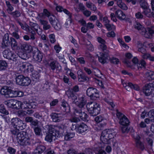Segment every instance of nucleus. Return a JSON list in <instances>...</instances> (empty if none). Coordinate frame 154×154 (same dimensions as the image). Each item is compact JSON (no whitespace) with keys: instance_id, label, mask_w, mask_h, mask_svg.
I'll list each match as a JSON object with an SVG mask.
<instances>
[{"instance_id":"f704fd0d","label":"nucleus","mask_w":154,"mask_h":154,"mask_svg":"<svg viewBox=\"0 0 154 154\" xmlns=\"http://www.w3.org/2000/svg\"><path fill=\"white\" fill-rule=\"evenodd\" d=\"M7 67L8 64L5 61L0 60V71L5 70Z\"/></svg>"},{"instance_id":"e2e57ef3","label":"nucleus","mask_w":154,"mask_h":154,"mask_svg":"<svg viewBox=\"0 0 154 154\" xmlns=\"http://www.w3.org/2000/svg\"><path fill=\"white\" fill-rule=\"evenodd\" d=\"M26 111L24 110H20L18 111V116L20 117H22L25 116L26 115Z\"/></svg>"},{"instance_id":"aec40b11","label":"nucleus","mask_w":154,"mask_h":154,"mask_svg":"<svg viewBox=\"0 0 154 154\" xmlns=\"http://www.w3.org/2000/svg\"><path fill=\"white\" fill-rule=\"evenodd\" d=\"M88 129V127L85 124L82 123L80 125L77 124V132L82 134Z\"/></svg>"},{"instance_id":"9d476101","label":"nucleus","mask_w":154,"mask_h":154,"mask_svg":"<svg viewBox=\"0 0 154 154\" xmlns=\"http://www.w3.org/2000/svg\"><path fill=\"white\" fill-rule=\"evenodd\" d=\"M154 90V84L149 83L145 85L143 89V92L146 96H149L152 94Z\"/></svg>"},{"instance_id":"6e6552de","label":"nucleus","mask_w":154,"mask_h":154,"mask_svg":"<svg viewBox=\"0 0 154 154\" xmlns=\"http://www.w3.org/2000/svg\"><path fill=\"white\" fill-rule=\"evenodd\" d=\"M32 53L35 61L38 62L42 61L43 58L42 54L37 48H34Z\"/></svg>"},{"instance_id":"ea45409f","label":"nucleus","mask_w":154,"mask_h":154,"mask_svg":"<svg viewBox=\"0 0 154 154\" xmlns=\"http://www.w3.org/2000/svg\"><path fill=\"white\" fill-rule=\"evenodd\" d=\"M6 4L8 7V8L7 10V11L9 14H11L12 12V11L14 10V8L10 4L9 2L6 1Z\"/></svg>"},{"instance_id":"39448f33","label":"nucleus","mask_w":154,"mask_h":154,"mask_svg":"<svg viewBox=\"0 0 154 154\" xmlns=\"http://www.w3.org/2000/svg\"><path fill=\"white\" fill-rule=\"evenodd\" d=\"M47 126L49 133L52 134H55V136L57 137L59 135V131L62 132L63 129H66V127L63 125L57 126L50 125H47Z\"/></svg>"},{"instance_id":"4c0bfd02","label":"nucleus","mask_w":154,"mask_h":154,"mask_svg":"<svg viewBox=\"0 0 154 154\" xmlns=\"http://www.w3.org/2000/svg\"><path fill=\"white\" fill-rule=\"evenodd\" d=\"M31 82L30 79L27 77H24L22 86H27L29 85Z\"/></svg>"},{"instance_id":"ddd939ff","label":"nucleus","mask_w":154,"mask_h":154,"mask_svg":"<svg viewBox=\"0 0 154 154\" xmlns=\"http://www.w3.org/2000/svg\"><path fill=\"white\" fill-rule=\"evenodd\" d=\"M49 67L53 70L56 69L57 72L62 71L61 66L55 60L51 61L49 64Z\"/></svg>"},{"instance_id":"2f4dec72","label":"nucleus","mask_w":154,"mask_h":154,"mask_svg":"<svg viewBox=\"0 0 154 154\" xmlns=\"http://www.w3.org/2000/svg\"><path fill=\"white\" fill-rule=\"evenodd\" d=\"M145 76L148 80H153L154 79V72L148 71L146 73Z\"/></svg>"},{"instance_id":"72a5a7b5","label":"nucleus","mask_w":154,"mask_h":154,"mask_svg":"<svg viewBox=\"0 0 154 154\" xmlns=\"http://www.w3.org/2000/svg\"><path fill=\"white\" fill-rule=\"evenodd\" d=\"M19 57L20 60V58L23 60H26L29 57V55L26 53L21 52L19 53L17 55Z\"/></svg>"},{"instance_id":"09e8293b","label":"nucleus","mask_w":154,"mask_h":154,"mask_svg":"<svg viewBox=\"0 0 154 154\" xmlns=\"http://www.w3.org/2000/svg\"><path fill=\"white\" fill-rule=\"evenodd\" d=\"M0 113L5 115L8 114V111L6 110L5 107L2 104L0 105Z\"/></svg>"},{"instance_id":"a878e982","label":"nucleus","mask_w":154,"mask_h":154,"mask_svg":"<svg viewBox=\"0 0 154 154\" xmlns=\"http://www.w3.org/2000/svg\"><path fill=\"white\" fill-rule=\"evenodd\" d=\"M12 50H15L17 47L18 43L17 41L14 38L11 37L10 38V45Z\"/></svg>"},{"instance_id":"bb28decb","label":"nucleus","mask_w":154,"mask_h":154,"mask_svg":"<svg viewBox=\"0 0 154 154\" xmlns=\"http://www.w3.org/2000/svg\"><path fill=\"white\" fill-rule=\"evenodd\" d=\"M46 148L43 145H39L36 148L34 153L36 154H40L42 153L45 150Z\"/></svg>"},{"instance_id":"052dcab7","label":"nucleus","mask_w":154,"mask_h":154,"mask_svg":"<svg viewBox=\"0 0 154 154\" xmlns=\"http://www.w3.org/2000/svg\"><path fill=\"white\" fill-rule=\"evenodd\" d=\"M10 14L14 17H18L20 15V12L18 11H16L14 12H12Z\"/></svg>"},{"instance_id":"6ab92c4d","label":"nucleus","mask_w":154,"mask_h":154,"mask_svg":"<svg viewBox=\"0 0 154 154\" xmlns=\"http://www.w3.org/2000/svg\"><path fill=\"white\" fill-rule=\"evenodd\" d=\"M36 105L34 102L27 103L26 102H24L21 103V108L23 109L35 108Z\"/></svg>"},{"instance_id":"f257e3e1","label":"nucleus","mask_w":154,"mask_h":154,"mask_svg":"<svg viewBox=\"0 0 154 154\" xmlns=\"http://www.w3.org/2000/svg\"><path fill=\"white\" fill-rule=\"evenodd\" d=\"M17 140L21 145H29L30 144V139L26 131H22L19 132L17 136Z\"/></svg>"},{"instance_id":"dca6fc26","label":"nucleus","mask_w":154,"mask_h":154,"mask_svg":"<svg viewBox=\"0 0 154 154\" xmlns=\"http://www.w3.org/2000/svg\"><path fill=\"white\" fill-rule=\"evenodd\" d=\"M97 40L98 42L101 43V44L99 46V48L102 49L105 53L107 54L109 53V51L106 50L107 46L105 45L106 43L105 41L100 37L97 38Z\"/></svg>"},{"instance_id":"338daca9","label":"nucleus","mask_w":154,"mask_h":154,"mask_svg":"<svg viewBox=\"0 0 154 154\" xmlns=\"http://www.w3.org/2000/svg\"><path fill=\"white\" fill-rule=\"evenodd\" d=\"M50 41L51 43H54L55 41V35L54 34H52L49 35Z\"/></svg>"},{"instance_id":"774afa93","label":"nucleus","mask_w":154,"mask_h":154,"mask_svg":"<svg viewBox=\"0 0 154 154\" xmlns=\"http://www.w3.org/2000/svg\"><path fill=\"white\" fill-rule=\"evenodd\" d=\"M8 151L11 154H14L15 152V149L11 147H9L8 149Z\"/></svg>"},{"instance_id":"13d9d810","label":"nucleus","mask_w":154,"mask_h":154,"mask_svg":"<svg viewBox=\"0 0 154 154\" xmlns=\"http://www.w3.org/2000/svg\"><path fill=\"white\" fill-rule=\"evenodd\" d=\"M50 86L48 82H46L44 84L43 86L42 87L44 91H46L49 89Z\"/></svg>"},{"instance_id":"37998d69","label":"nucleus","mask_w":154,"mask_h":154,"mask_svg":"<svg viewBox=\"0 0 154 154\" xmlns=\"http://www.w3.org/2000/svg\"><path fill=\"white\" fill-rule=\"evenodd\" d=\"M25 127V125L23 123V122L21 120V121L17 125V127L15 128L18 130H21L24 128Z\"/></svg>"},{"instance_id":"0eeeda50","label":"nucleus","mask_w":154,"mask_h":154,"mask_svg":"<svg viewBox=\"0 0 154 154\" xmlns=\"http://www.w3.org/2000/svg\"><path fill=\"white\" fill-rule=\"evenodd\" d=\"M86 94L93 100H95L97 98L99 97V94L97 89L93 87H89L87 89Z\"/></svg>"},{"instance_id":"9b49d317","label":"nucleus","mask_w":154,"mask_h":154,"mask_svg":"<svg viewBox=\"0 0 154 154\" xmlns=\"http://www.w3.org/2000/svg\"><path fill=\"white\" fill-rule=\"evenodd\" d=\"M141 34L146 38H151L152 35L154 34V27L148 28L147 29L143 28Z\"/></svg>"},{"instance_id":"bf43d9fd","label":"nucleus","mask_w":154,"mask_h":154,"mask_svg":"<svg viewBox=\"0 0 154 154\" xmlns=\"http://www.w3.org/2000/svg\"><path fill=\"white\" fill-rule=\"evenodd\" d=\"M128 125H122L123 126L121 127V129L122 133H128V132L129 129H128Z\"/></svg>"},{"instance_id":"4be33fe9","label":"nucleus","mask_w":154,"mask_h":154,"mask_svg":"<svg viewBox=\"0 0 154 154\" xmlns=\"http://www.w3.org/2000/svg\"><path fill=\"white\" fill-rule=\"evenodd\" d=\"M140 137L139 136H137L135 138L136 146L142 150H143L145 148L144 145L140 141Z\"/></svg>"},{"instance_id":"c85d7f7f","label":"nucleus","mask_w":154,"mask_h":154,"mask_svg":"<svg viewBox=\"0 0 154 154\" xmlns=\"http://www.w3.org/2000/svg\"><path fill=\"white\" fill-rule=\"evenodd\" d=\"M21 48L29 53L32 52L34 48H32V46L28 44H23L21 45Z\"/></svg>"},{"instance_id":"4468645a","label":"nucleus","mask_w":154,"mask_h":154,"mask_svg":"<svg viewBox=\"0 0 154 154\" xmlns=\"http://www.w3.org/2000/svg\"><path fill=\"white\" fill-rule=\"evenodd\" d=\"M10 40L9 39V35L7 33L3 36L2 41V48H5L10 45Z\"/></svg>"},{"instance_id":"de8ad7c7","label":"nucleus","mask_w":154,"mask_h":154,"mask_svg":"<svg viewBox=\"0 0 154 154\" xmlns=\"http://www.w3.org/2000/svg\"><path fill=\"white\" fill-rule=\"evenodd\" d=\"M34 131L36 135L40 136L41 134L42 129L40 127L38 126L34 128Z\"/></svg>"},{"instance_id":"58836bf2","label":"nucleus","mask_w":154,"mask_h":154,"mask_svg":"<svg viewBox=\"0 0 154 154\" xmlns=\"http://www.w3.org/2000/svg\"><path fill=\"white\" fill-rule=\"evenodd\" d=\"M15 100H11L5 102V104L8 107L14 109Z\"/></svg>"},{"instance_id":"864d4df0","label":"nucleus","mask_w":154,"mask_h":154,"mask_svg":"<svg viewBox=\"0 0 154 154\" xmlns=\"http://www.w3.org/2000/svg\"><path fill=\"white\" fill-rule=\"evenodd\" d=\"M117 5L119 7L122 8V9L124 10H127L128 9L126 5L124 3L122 2V1H121V2H120V3L117 4Z\"/></svg>"},{"instance_id":"6e6d98bb","label":"nucleus","mask_w":154,"mask_h":154,"mask_svg":"<svg viewBox=\"0 0 154 154\" xmlns=\"http://www.w3.org/2000/svg\"><path fill=\"white\" fill-rule=\"evenodd\" d=\"M109 58L111 63L117 64L119 62V60L116 58L113 57L112 59H110V57H109Z\"/></svg>"},{"instance_id":"680f3d73","label":"nucleus","mask_w":154,"mask_h":154,"mask_svg":"<svg viewBox=\"0 0 154 154\" xmlns=\"http://www.w3.org/2000/svg\"><path fill=\"white\" fill-rule=\"evenodd\" d=\"M135 15L136 18L138 19H142L143 17V15L140 12H138L136 13Z\"/></svg>"},{"instance_id":"b1692460","label":"nucleus","mask_w":154,"mask_h":154,"mask_svg":"<svg viewBox=\"0 0 154 154\" xmlns=\"http://www.w3.org/2000/svg\"><path fill=\"white\" fill-rule=\"evenodd\" d=\"M115 15L120 20H125L126 16L125 14L120 10H118L116 11Z\"/></svg>"},{"instance_id":"4d7b16f0","label":"nucleus","mask_w":154,"mask_h":154,"mask_svg":"<svg viewBox=\"0 0 154 154\" xmlns=\"http://www.w3.org/2000/svg\"><path fill=\"white\" fill-rule=\"evenodd\" d=\"M49 18V21L51 24H53L54 21H56V20H57L56 18L53 15H51L48 17Z\"/></svg>"},{"instance_id":"f03ea898","label":"nucleus","mask_w":154,"mask_h":154,"mask_svg":"<svg viewBox=\"0 0 154 154\" xmlns=\"http://www.w3.org/2000/svg\"><path fill=\"white\" fill-rule=\"evenodd\" d=\"M86 107L89 113L93 116L97 115L100 111L99 104L95 102L88 103L86 105Z\"/></svg>"},{"instance_id":"5701e85b","label":"nucleus","mask_w":154,"mask_h":154,"mask_svg":"<svg viewBox=\"0 0 154 154\" xmlns=\"http://www.w3.org/2000/svg\"><path fill=\"white\" fill-rule=\"evenodd\" d=\"M142 14L149 18L152 17L154 18V12H152L151 9L148 8L144 10Z\"/></svg>"},{"instance_id":"f3484780","label":"nucleus","mask_w":154,"mask_h":154,"mask_svg":"<svg viewBox=\"0 0 154 154\" xmlns=\"http://www.w3.org/2000/svg\"><path fill=\"white\" fill-rule=\"evenodd\" d=\"M60 113L52 112L50 115V116L53 122H58L61 121L63 119Z\"/></svg>"},{"instance_id":"79ce46f5","label":"nucleus","mask_w":154,"mask_h":154,"mask_svg":"<svg viewBox=\"0 0 154 154\" xmlns=\"http://www.w3.org/2000/svg\"><path fill=\"white\" fill-rule=\"evenodd\" d=\"M128 86L131 89H134L138 91L140 90V88L138 85L136 84H133L131 82L128 83Z\"/></svg>"},{"instance_id":"2eb2a0df","label":"nucleus","mask_w":154,"mask_h":154,"mask_svg":"<svg viewBox=\"0 0 154 154\" xmlns=\"http://www.w3.org/2000/svg\"><path fill=\"white\" fill-rule=\"evenodd\" d=\"M66 94L68 96V97L69 99H72L73 100V102L75 103V102L77 101H77V95L72 90H69L66 92Z\"/></svg>"},{"instance_id":"a211bd4d","label":"nucleus","mask_w":154,"mask_h":154,"mask_svg":"<svg viewBox=\"0 0 154 154\" xmlns=\"http://www.w3.org/2000/svg\"><path fill=\"white\" fill-rule=\"evenodd\" d=\"M100 53V56L98 57V60L102 64H104L106 62V60H108L109 57L108 54L105 53Z\"/></svg>"},{"instance_id":"f8f14e48","label":"nucleus","mask_w":154,"mask_h":154,"mask_svg":"<svg viewBox=\"0 0 154 154\" xmlns=\"http://www.w3.org/2000/svg\"><path fill=\"white\" fill-rule=\"evenodd\" d=\"M14 91H12L9 87L4 86L1 90L0 93L2 95L5 96L6 97H11V94L13 93Z\"/></svg>"},{"instance_id":"8fccbe9b","label":"nucleus","mask_w":154,"mask_h":154,"mask_svg":"<svg viewBox=\"0 0 154 154\" xmlns=\"http://www.w3.org/2000/svg\"><path fill=\"white\" fill-rule=\"evenodd\" d=\"M18 23L23 29L26 31H28L29 32V26L27 25L26 24L23 25L19 21H18Z\"/></svg>"},{"instance_id":"cd10ccee","label":"nucleus","mask_w":154,"mask_h":154,"mask_svg":"<svg viewBox=\"0 0 154 154\" xmlns=\"http://www.w3.org/2000/svg\"><path fill=\"white\" fill-rule=\"evenodd\" d=\"M24 76L23 75H20L16 76V82L17 84L22 86Z\"/></svg>"},{"instance_id":"c9c22d12","label":"nucleus","mask_w":154,"mask_h":154,"mask_svg":"<svg viewBox=\"0 0 154 154\" xmlns=\"http://www.w3.org/2000/svg\"><path fill=\"white\" fill-rule=\"evenodd\" d=\"M51 25L54 29L57 30H59L61 29V26L58 20L54 21V23Z\"/></svg>"},{"instance_id":"a18cd8bd","label":"nucleus","mask_w":154,"mask_h":154,"mask_svg":"<svg viewBox=\"0 0 154 154\" xmlns=\"http://www.w3.org/2000/svg\"><path fill=\"white\" fill-rule=\"evenodd\" d=\"M148 115L151 122H154V109L150 110L149 112Z\"/></svg>"},{"instance_id":"c03bdc74","label":"nucleus","mask_w":154,"mask_h":154,"mask_svg":"<svg viewBox=\"0 0 154 154\" xmlns=\"http://www.w3.org/2000/svg\"><path fill=\"white\" fill-rule=\"evenodd\" d=\"M14 106V109H19L21 107V102L17 100H15Z\"/></svg>"},{"instance_id":"7c9ffc66","label":"nucleus","mask_w":154,"mask_h":154,"mask_svg":"<svg viewBox=\"0 0 154 154\" xmlns=\"http://www.w3.org/2000/svg\"><path fill=\"white\" fill-rule=\"evenodd\" d=\"M55 134H52L49 133L47 134L45 139L47 141L51 142L53 139L55 140L57 136H55Z\"/></svg>"},{"instance_id":"5fc2aeb1","label":"nucleus","mask_w":154,"mask_h":154,"mask_svg":"<svg viewBox=\"0 0 154 154\" xmlns=\"http://www.w3.org/2000/svg\"><path fill=\"white\" fill-rule=\"evenodd\" d=\"M105 25L108 30H110L112 29H115V26L113 25H111L109 23L107 24H105Z\"/></svg>"},{"instance_id":"e433bc0d","label":"nucleus","mask_w":154,"mask_h":154,"mask_svg":"<svg viewBox=\"0 0 154 154\" xmlns=\"http://www.w3.org/2000/svg\"><path fill=\"white\" fill-rule=\"evenodd\" d=\"M134 28L140 32L141 33L143 31V29L144 28L140 23L138 22H136L134 25Z\"/></svg>"},{"instance_id":"393cba45","label":"nucleus","mask_w":154,"mask_h":154,"mask_svg":"<svg viewBox=\"0 0 154 154\" xmlns=\"http://www.w3.org/2000/svg\"><path fill=\"white\" fill-rule=\"evenodd\" d=\"M78 81L79 82H84L87 81L88 78L82 73L81 71H79L77 72Z\"/></svg>"},{"instance_id":"a19ab883","label":"nucleus","mask_w":154,"mask_h":154,"mask_svg":"<svg viewBox=\"0 0 154 154\" xmlns=\"http://www.w3.org/2000/svg\"><path fill=\"white\" fill-rule=\"evenodd\" d=\"M61 106L65 108V110L66 112H69L70 111V107L68 103L66 101L62 102Z\"/></svg>"},{"instance_id":"c756f323","label":"nucleus","mask_w":154,"mask_h":154,"mask_svg":"<svg viewBox=\"0 0 154 154\" xmlns=\"http://www.w3.org/2000/svg\"><path fill=\"white\" fill-rule=\"evenodd\" d=\"M119 123L122 125H128L129 123V120L125 116L120 118Z\"/></svg>"},{"instance_id":"69168bd1","label":"nucleus","mask_w":154,"mask_h":154,"mask_svg":"<svg viewBox=\"0 0 154 154\" xmlns=\"http://www.w3.org/2000/svg\"><path fill=\"white\" fill-rule=\"evenodd\" d=\"M18 29H17L16 31L13 32L12 33V34L13 36L17 39H18L20 38V36L17 33V32H18Z\"/></svg>"},{"instance_id":"20e7f679","label":"nucleus","mask_w":154,"mask_h":154,"mask_svg":"<svg viewBox=\"0 0 154 154\" xmlns=\"http://www.w3.org/2000/svg\"><path fill=\"white\" fill-rule=\"evenodd\" d=\"M4 57L9 60H12L15 62L16 64H19L20 63V59L17 55H16L8 49L5 50L3 52Z\"/></svg>"},{"instance_id":"423d86ee","label":"nucleus","mask_w":154,"mask_h":154,"mask_svg":"<svg viewBox=\"0 0 154 154\" xmlns=\"http://www.w3.org/2000/svg\"><path fill=\"white\" fill-rule=\"evenodd\" d=\"M75 104L78 106V107L74 108V113L75 116L79 117L80 116L84 109V106L85 105L86 102L84 98L81 97L79 101H77L75 102Z\"/></svg>"},{"instance_id":"7ed1b4c3","label":"nucleus","mask_w":154,"mask_h":154,"mask_svg":"<svg viewBox=\"0 0 154 154\" xmlns=\"http://www.w3.org/2000/svg\"><path fill=\"white\" fill-rule=\"evenodd\" d=\"M111 130L109 129L103 131L100 137L101 141L105 144H109L112 141V139L114 137V135Z\"/></svg>"},{"instance_id":"473e14b6","label":"nucleus","mask_w":154,"mask_h":154,"mask_svg":"<svg viewBox=\"0 0 154 154\" xmlns=\"http://www.w3.org/2000/svg\"><path fill=\"white\" fill-rule=\"evenodd\" d=\"M21 121V120L20 119L17 118H15L11 119V123L12 125L15 128Z\"/></svg>"},{"instance_id":"603ef678","label":"nucleus","mask_w":154,"mask_h":154,"mask_svg":"<svg viewBox=\"0 0 154 154\" xmlns=\"http://www.w3.org/2000/svg\"><path fill=\"white\" fill-rule=\"evenodd\" d=\"M27 64L24 63H23V64L20 66V69L24 72H28L29 71V67L28 66L26 65Z\"/></svg>"},{"instance_id":"1a4fd4ad","label":"nucleus","mask_w":154,"mask_h":154,"mask_svg":"<svg viewBox=\"0 0 154 154\" xmlns=\"http://www.w3.org/2000/svg\"><path fill=\"white\" fill-rule=\"evenodd\" d=\"M30 25V26H29V32L31 34L30 39L34 40L35 39V30H38L39 26L37 24L33 23H31Z\"/></svg>"},{"instance_id":"412c9836","label":"nucleus","mask_w":154,"mask_h":154,"mask_svg":"<svg viewBox=\"0 0 154 154\" xmlns=\"http://www.w3.org/2000/svg\"><path fill=\"white\" fill-rule=\"evenodd\" d=\"M40 24L43 26V28L44 30H47L50 29L51 26L47 20L41 19H39Z\"/></svg>"},{"instance_id":"3c124183","label":"nucleus","mask_w":154,"mask_h":154,"mask_svg":"<svg viewBox=\"0 0 154 154\" xmlns=\"http://www.w3.org/2000/svg\"><path fill=\"white\" fill-rule=\"evenodd\" d=\"M79 117L84 121H88V116L84 112H82Z\"/></svg>"},{"instance_id":"0e129e2a","label":"nucleus","mask_w":154,"mask_h":154,"mask_svg":"<svg viewBox=\"0 0 154 154\" xmlns=\"http://www.w3.org/2000/svg\"><path fill=\"white\" fill-rule=\"evenodd\" d=\"M72 15H69V18L68 19L66 20V22L65 23L66 26V27H68L69 26V25L71 23V18Z\"/></svg>"},{"instance_id":"49530a36","label":"nucleus","mask_w":154,"mask_h":154,"mask_svg":"<svg viewBox=\"0 0 154 154\" xmlns=\"http://www.w3.org/2000/svg\"><path fill=\"white\" fill-rule=\"evenodd\" d=\"M138 51L144 54L143 56V58L147 59V58L148 56L146 54V51L145 48L143 47L139 48Z\"/></svg>"}]
</instances>
